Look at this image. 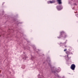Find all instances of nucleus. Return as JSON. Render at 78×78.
Masks as SVG:
<instances>
[{
    "label": "nucleus",
    "mask_w": 78,
    "mask_h": 78,
    "mask_svg": "<svg viewBox=\"0 0 78 78\" xmlns=\"http://www.w3.org/2000/svg\"><path fill=\"white\" fill-rule=\"evenodd\" d=\"M64 33H65L64 32V31H62L61 32V35L63 34H64Z\"/></svg>",
    "instance_id": "obj_6"
},
{
    "label": "nucleus",
    "mask_w": 78,
    "mask_h": 78,
    "mask_svg": "<svg viewBox=\"0 0 78 78\" xmlns=\"http://www.w3.org/2000/svg\"><path fill=\"white\" fill-rule=\"evenodd\" d=\"M66 53L67 54V55H69L70 54V52H69V51H67L66 52Z\"/></svg>",
    "instance_id": "obj_5"
},
{
    "label": "nucleus",
    "mask_w": 78,
    "mask_h": 78,
    "mask_svg": "<svg viewBox=\"0 0 78 78\" xmlns=\"http://www.w3.org/2000/svg\"><path fill=\"white\" fill-rule=\"evenodd\" d=\"M57 0L58 2V4H61V3H62L61 2L62 0Z\"/></svg>",
    "instance_id": "obj_4"
},
{
    "label": "nucleus",
    "mask_w": 78,
    "mask_h": 78,
    "mask_svg": "<svg viewBox=\"0 0 78 78\" xmlns=\"http://www.w3.org/2000/svg\"><path fill=\"white\" fill-rule=\"evenodd\" d=\"M59 8H61V6H57V9L58 11H59V10H61V9Z\"/></svg>",
    "instance_id": "obj_3"
},
{
    "label": "nucleus",
    "mask_w": 78,
    "mask_h": 78,
    "mask_svg": "<svg viewBox=\"0 0 78 78\" xmlns=\"http://www.w3.org/2000/svg\"><path fill=\"white\" fill-rule=\"evenodd\" d=\"M55 3V0H52V1H48V3Z\"/></svg>",
    "instance_id": "obj_2"
},
{
    "label": "nucleus",
    "mask_w": 78,
    "mask_h": 78,
    "mask_svg": "<svg viewBox=\"0 0 78 78\" xmlns=\"http://www.w3.org/2000/svg\"><path fill=\"white\" fill-rule=\"evenodd\" d=\"M75 65L74 64H72L71 66V69H72V70H75Z\"/></svg>",
    "instance_id": "obj_1"
},
{
    "label": "nucleus",
    "mask_w": 78,
    "mask_h": 78,
    "mask_svg": "<svg viewBox=\"0 0 78 78\" xmlns=\"http://www.w3.org/2000/svg\"><path fill=\"white\" fill-rule=\"evenodd\" d=\"M66 37V36H65V37Z\"/></svg>",
    "instance_id": "obj_9"
},
{
    "label": "nucleus",
    "mask_w": 78,
    "mask_h": 78,
    "mask_svg": "<svg viewBox=\"0 0 78 78\" xmlns=\"http://www.w3.org/2000/svg\"><path fill=\"white\" fill-rule=\"evenodd\" d=\"M65 47H67V46H65Z\"/></svg>",
    "instance_id": "obj_8"
},
{
    "label": "nucleus",
    "mask_w": 78,
    "mask_h": 78,
    "mask_svg": "<svg viewBox=\"0 0 78 78\" xmlns=\"http://www.w3.org/2000/svg\"><path fill=\"white\" fill-rule=\"evenodd\" d=\"M64 51H67V49H65L64 50Z\"/></svg>",
    "instance_id": "obj_7"
}]
</instances>
